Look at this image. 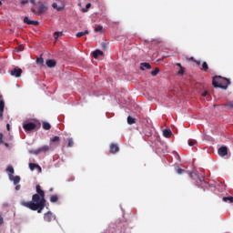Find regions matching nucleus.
<instances>
[{
    "mask_svg": "<svg viewBox=\"0 0 233 233\" xmlns=\"http://www.w3.org/2000/svg\"><path fill=\"white\" fill-rule=\"evenodd\" d=\"M3 223H5V220L3 218V215L0 213V225H3Z\"/></svg>",
    "mask_w": 233,
    "mask_h": 233,
    "instance_id": "37",
    "label": "nucleus"
},
{
    "mask_svg": "<svg viewBox=\"0 0 233 233\" xmlns=\"http://www.w3.org/2000/svg\"><path fill=\"white\" fill-rule=\"evenodd\" d=\"M46 65L48 66V68H54L57 63L54 59H48L46 60Z\"/></svg>",
    "mask_w": 233,
    "mask_h": 233,
    "instance_id": "11",
    "label": "nucleus"
},
{
    "mask_svg": "<svg viewBox=\"0 0 233 233\" xmlns=\"http://www.w3.org/2000/svg\"><path fill=\"white\" fill-rule=\"evenodd\" d=\"M21 5H28V0H22Z\"/></svg>",
    "mask_w": 233,
    "mask_h": 233,
    "instance_id": "39",
    "label": "nucleus"
},
{
    "mask_svg": "<svg viewBox=\"0 0 233 233\" xmlns=\"http://www.w3.org/2000/svg\"><path fill=\"white\" fill-rule=\"evenodd\" d=\"M224 106H229L230 108H233V102L227 103L224 105Z\"/></svg>",
    "mask_w": 233,
    "mask_h": 233,
    "instance_id": "34",
    "label": "nucleus"
},
{
    "mask_svg": "<svg viewBox=\"0 0 233 233\" xmlns=\"http://www.w3.org/2000/svg\"><path fill=\"white\" fill-rule=\"evenodd\" d=\"M78 6H81V3L78 4Z\"/></svg>",
    "mask_w": 233,
    "mask_h": 233,
    "instance_id": "51",
    "label": "nucleus"
},
{
    "mask_svg": "<svg viewBox=\"0 0 233 233\" xmlns=\"http://www.w3.org/2000/svg\"><path fill=\"white\" fill-rule=\"evenodd\" d=\"M4 112H5V100H0V121H3Z\"/></svg>",
    "mask_w": 233,
    "mask_h": 233,
    "instance_id": "12",
    "label": "nucleus"
},
{
    "mask_svg": "<svg viewBox=\"0 0 233 233\" xmlns=\"http://www.w3.org/2000/svg\"><path fill=\"white\" fill-rule=\"evenodd\" d=\"M207 96H208V92L204 91V92L202 93V97H207Z\"/></svg>",
    "mask_w": 233,
    "mask_h": 233,
    "instance_id": "38",
    "label": "nucleus"
},
{
    "mask_svg": "<svg viewBox=\"0 0 233 233\" xmlns=\"http://www.w3.org/2000/svg\"><path fill=\"white\" fill-rule=\"evenodd\" d=\"M212 85L215 88H222L223 90H227V88H228V85H230V79L221 76H215L212 80Z\"/></svg>",
    "mask_w": 233,
    "mask_h": 233,
    "instance_id": "2",
    "label": "nucleus"
},
{
    "mask_svg": "<svg viewBox=\"0 0 233 233\" xmlns=\"http://www.w3.org/2000/svg\"><path fill=\"white\" fill-rule=\"evenodd\" d=\"M52 6H53V8H56V10H61V7H57V4L56 3H54L53 5H52Z\"/></svg>",
    "mask_w": 233,
    "mask_h": 233,
    "instance_id": "35",
    "label": "nucleus"
},
{
    "mask_svg": "<svg viewBox=\"0 0 233 233\" xmlns=\"http://www.w3.org/2000/svg\"><path fill=\"white\" fill-rule=\"evenodd\" d=\"M49 192H54V187H51V188L49 189Z\"/></svg>",
    "mask_w": 233,
    "mask_h": 233,
    "instance_id": "48",
    "label": "nucleus"
},
{
    "mask_svg": "<svg viewBox=\"0 0 233 233\" xmlns=\"http://www.w3.org/2000/svg\"><path fill=\"white\" fill-rule=\"evenodd\" d=\"M92 6V4L88 3L85 8L81 9V12H83V14L88 12V9Z\"/></svg>",
    "mask_w": 233,
    "mask_h": 233,
    "instance_id": "25",
    "label": "nucleus"
},
{
    "mask_svg": "<svg viewBox=\"0 0 233 233\" xmlns=\"http://www.w3.org/2000/svg\"><path fill=\"white\" fill-rule=\"evenodd\" d=\"M218 153L220 157H225V156L228 154V148H227V147H221L218 148Z\"/></svg>",
    "mask_w": 233,
    "mask_h": 233,
    "instance_id": "6",
    "label": "nucleus"
},
{
    "mask_svg": "<svg viewBox=\"0 0 233 233\" xmlns=\"http://www.w3.org/2000/svg\"><path fill=\"white\" fill-rule=\"evenodd\" d=\"M3 144V134L0 133V145Z\"/></svg>",
    "mask_w": 233,
    "mask_h": 233,
    "instance_id": "40",
    "label": "nucleus"
},
{
    "mask_svg": "<svg viewBox=\"0 0 233 233\" xmlns=\"http://www.w3.org/2000/svg\"><path fill=\"white\" fill-rule=\"evenodd\" d=\"M36 63L37 65H43V63H45V60L43 59V57H39L36 59Z\"/></svg>",
    "mask_w": 233,
    "mask_h": 233,
    "instance_id": "32",
    "label": "nucleus"
},
{
    "mask_svg": "<svg viewBox=\"0 0 233 233\" xmlns=\"http://www.w3.org/2000/svg\"><path fill=\"white\" fill-rule=\"evenodd\" d=\"M163 136L164 137H172V130H170V128H167L163 130Z\"/></svg>",
    "mask_w": 233,
    "mask_h": 233,
    "instance_id": "16",
    "label": "nucleus"
},
{
    "mask_svg": "<svg viewBox=\"0 0 233 233\" xmlns=\"http://www.w3.org/2000/svg\"><path fill=\"white\" fill-rule=\"evenodd\" d=\"M150 68H152V66H150V64H148L147 62L140 64L141 70H150Z\"/></svg>",
    "mask_w": 233,
    "mask_h": 233,
    "instance_id": "14",
    "label": "nucleus"
},
{
    "mask_svg": "<svg viewBox=\"0 0 233 233\" xmlns=\"http://www.w3.org/2000/svg\"><path fill=\"white\" fill-rule=\"evenodd\" d=\"M42 127L44 130H50L52 128V126L48 122H43Z\"/></svg>",
    "mask_w": 233,
    "mask_h": 233,
    "instance_id": "18",
    "label": "nucleus"
},
{
    "mask_svg": "<svg viewBox=\"0 0 233 233\" xmlns=\"http://www.w3.org/2000/svg\"><path fill=\"white\" fill-rule=\"evenodd\" d=\"M159 74V67H157L155 70L151 72V76H156Z\"/></svg>",
    "mask_w": 233,
    "mask_h": 233,
    "instance_id": "29",
    "label": "nucleus"
},
{
    "mask_svg": "<svg viewBox=\"0 0 233 233\" xmlns=\"http://www.w3.org/2000/svg\"><path fill=\"white\" fill-rule=\"evenodd\" d=\"M127 123L128 125H134L136 123V118L132 117V116H127Z\"/></svg>",
    "mask_w": 233,
    "mask_h": 233,
    "instance_id": "24",
    "label": "nucleus"
},
{
    "mask_svg": "<svg viewBox=\"0 0 233 233\" xmlns=\"http://www.w3.org/2000/svg\"><path fill=\"white\" fill-rule=\"evenodd\" d=\"M22 207L29 208V210L36 211L38 214H41L45 208L46 207V199L45 198V191L41 189V186H36V194L32 196V201L22 200L20 202Z\"/></svg>",
    "mask_w": 233,
    "mask_h": 233,
    "instance_id": "1",
    "label": "nucleus"
},
{
    "mask_svg": "<svg viewBox=\"0 0 233 233\" xmlns=\"http://www.w3.org/2000/svg\"><path fill=\"white\" fill-rule=\"evenodd\" d=\"M222 201H225V203H227V201H229V203H233V197H224L222 198Z\"/></svg>",
    "mask_w": 233,
    "mask_h": 233,
    "instance_id": "27",
    "label": "nucleus"
},
{
    "mask_svg": "<svg viewBox=\"0 0 233 233\" xmlns=\"http://www.w3.org/2000/svg\"><path fill=\"white\" fill-rule=\"evenodd\" d=\"M44 219L47 223H50V221H52V219H54V215L52 214V212L49 211L44 215Z\"/></svg>",
    "mask_w": 233,
    "mask_h": 233,
    "instance_id": "9",
    "label": "nucleus"
},
{
    "mask_svg": "<svg viewBox=\"0 0 233 233\" xmlns=\"http://www.w3.org/2000/svg\"><path fill=\"white\" fill-rule=\"evenodd\" d=\"M89 32L88 30H85L84 32H78L76 34V37H83V35H88Z\"/></svg>",
    "mask_w": 233,
    "mask_h": 233,
    "instance_id": "21",
    "label": "nucleus"
},
{
    "mask_svg": "<svg viewBox=\"0 0 233 233\" xmlns=\"http://www.w3.org/2000/svg\"><path fill=\"white\" fill-rule=\"evenodd\" d=\"M95 32H100V34H103V27L101 25H98L95 28Z\"/></svg>",
    "mask_w": 233,
    "mask_h": 233,
    "instance_id": "30",
    "label": "nucleus"
},
{
    "mask_svg": "<svg viewBox=\"0 0 233 233\" xmlns=\"http://www.w3.org/2000/svg\"><path fill=\"white\" fill-rule=\"evenodd\" d=\"M15 50H16V52H21V50H23V49H21V47H16Z\"/></svg>",
    "mask_w": 233,
    "mask_h": 233,
    "instance_id": "43",
    "label": "nucleus"
},
{
    "mask_svg": "<svg viewBox=\"0 0 233 233\" xmlns=\"http://www.w3.org/2000/svg\"><path fill=\"white\" fill-rule=\"evenodd\" d=\"M15 190H21V186H20V185H17V186L15 187Z\"/></svg>",
    "mask_w": 233,
    "mask_h": 233,
    "instance_id": "42",
    "label": "nucleus"
},
{
    "mask_svg": "<svg viewBox=\"0 0 233 233\" xmlns=\"http://www.w3.org/2000/svg\"><path fill=\"white\" fill-rule=\"evenodd\" d=\"M183 74H185V67H180V69L177 72L178 76H183Z\"/></svg>",
    "mask_w": 233,
    "mask_h": 233,
    "instance_id": "33",
    "label": "nucleus"
},
{
    "mask_svg": "<svg viewBox=\"0 0 233 233\" xmlns=\"http://www.w3.org/2000/svg\"><path fill=\"white\" fill-rule=\"evenodd\" d=\"M9 179L10 181L14 182V185H17L19 181H21V177L19 176L14 177V175H9Z\"/></svg>",
    "mask_w": 233,
    "mask_h": 233,
    "instance_id": "10",
    "label": "nucleus"
},
{
    "mask_svg": "<svg viewBox=\"0 0 233 233\" xmlns=\"http://www.w3.org/2000/svg\"><path fill=\"white\" fill-rule=\"evenodd\" d=\"M201 70H203V72H207L208 70V64H207V62H203Z\"/></svg>",
    "mask_w": 233,
    "mask_h": 233,
    "instance_id": "26",
    "label": "nucleus"
},
{
    "mask_svg": "<svg viewBox=\"0 0 233 233\" xmlns=\"http://www.w3.org/2000/svg\"><path fill=\"white\" fill-rule=\"evenodd\" d=\"M177 174H183V172H185V169L177 168Z\"/></svg>",
    "mask_w": 233,
    "mask_h": 233,
    "instance_id": "36",
    "label": "nucleus"
},
{
    "mask_svg": "<svg viewBox=\"0 0 233 233\" xmlns=\"http://www.w3.org/2000/svg\"><path fill=\"white\" fill-rule=\"evenodd\" d=\"M1 5H3V2L0 1V6H1Z\"/></svg>",
    "mask_w": 233,
    "mask_h": 233,
    "instance_id": "50",
    "label": "nucleus"
},
{
    "mask_svg": "<svg viewBox=\"0 0 233 233\" xmlns=\"http://www.w3.org/2000/svg\"><path fill=\"white\" fill-rule=\"evenodd\" d=\"M30 3H31L32 5H35V0H30Z\"/></svg>",
    "mask_w": 233,
    "mask_h": 233,
    "instance_id": "44",
    "label": "nucleus"
},
{
    "mask_svg": "<svg viewBox=\"0 0 233 233\" xmlns=\"http://www.w3.org/2000/svg\"><path fill=\"white\" fill-rule=\"evenodd\" d=\"M24 23H25V25H34V26H39V22L38 21L30 20V19H28L27 16H25L24 18Z\"/></svg>",
    "mask_w": 233,
    "mask_h": 233,
    "instance_id": "8",
    "label": "nucleus"
},
{
    "mask_svg": "<svg viewBox=\"0 0 233 233\" xmlns=\"http://www.w3.org/2000/svg\"><path fill=\"white\" fill-rule=\"evenodd\" d=\"M59 37H63V32H55L54 33V39L55 41H57Z\"/></svg>",
    "mask_w": 233,
    "mask_h": 233,
    "instance_id": "19",
    "label": "nucleus"
},
{
    "mask_svg": "<svg viewBox=\"0 0 233 233\" xmlns=\"http://www.w3.org/2000/svg\"><path fill=\"white\" fill-rule=\"evenodd\" d=\"M57 201H59V197H57V195H53L50 197L51 203H57Z\"/></svg>",
    "mask_w": 233,
    "mask_h": 233,
    "instance_id": "20",
    "label": "nucleus"
},
{
    "mask_svg": "<svg viewBox=\"0 0 233 233\" xmlns=\"http://www.w3.org/2000/svg\"><path fill=\"white\" fill-rule=\"evenodd\" d=\"M5 147H8V143H5Z\"/></svg>",
    "mask_w": 233,
    "mask_h": 233,
    "instance_id": "49",
    "label": "nucleus"
},
{
    "mask_svg": "<svg viewBox=\"0 0 233 233\" xmlns=\"http://www.w3.org/2000/svg\"><path fill=\"white\" fill-rule=\"evenodd\" d=\"M31 12H33V14H35V15H37V11H35L34 8H31Z\"/></svg>",
    "mask_w": 233,
    "mask_h": 233,
    "instance_id": "41",
    "label": "nucleus"
},
{
    "mask_svg": "<svg viewBox=\"0 0 233 233\" xmlns=\"http://www.w3.org/2000/svg\"><path fill=\"white\" fill-rule=\"evenodd\" d=\"M67 141H68V144H67L68 148H72V147H74V138H68Z\"/></svg>",
    "mask_w": 233,
    "mask_h": 233,
    "instance_id": "28",
    "label": "nucleus"
},
{
    "mask_svg": "<svg viewBox=\"0 0 233 233\" xmlns=\"http://www.w3.org/2000/svg\"><path fill=\"white\" fill-rule=\"evenodd\" d=\"M6 172L9 173V176H14V172H15L14 167L8 166L7 168H6Z\"/></svg>",
    "mask_w": 233,
    "mask_h": 233,
    "instance_id": "22",
    "label": "nucleus"
},
{
    "mask_svg": "<svg viewBox=\"0 0 233 233\" xmlns=\"http://www.w3.org/2000/svg\"><path fill=\"white\" fill-rule=\"evenodd\" d=\"M50 150V146H42L36 150H33L32 154H35V156H38V154H43L45 152H48Z\"/></svg>",
    "mask_w": 233,
    "mask_h": 233,
    "instance_id": "4",
    "label": "nucleus"
},
{
    "mask_svg": "<svg viewBox=\"0 0 233 233\" xmlns=\"http://www.w3.org/2000/svg\"><path fill=\"white\" fill-rule=\"evenodd\" d=\"M6 128H7V130H10V124L6 125Z\"/></svg>",
    "mask_w": 233,
    "mask_h": 233,
    "instance_id": "46",
    "label": "nucleus"
},
{
    "mask_svg": "<svg viewBox=\"0 0 233 233\" xmlns=\"http://www.w3.org/2000/svg\"><path fill=\"white\" fill-rule=\"evenodd\" d=\"M92 56L94 57V59H97V57L103 56V51L96 49L92 53Z\"/></svg>",
    "mask_w": 233,
    "mask_h": 233,
    "instance_id": "15",
    "label": "nucleus"
},
{
    "mask_svg": "<svg viewBox=\"0 0 233 233\" xmlns=\"http://www.w3.org/2000/svg\"><path fill=\"white\" fill-rule=\"evenodd\" d=\"M29 168L32 172H34V170H35V168H38V170L41 172V167L39 165L37 164H34V163H29Z\"/></svg>",
    "mask_w": 233,
    "mask_h": 233,
    "instance_id": "17",
    "label": "nucleus"
},
{
    "mask_svg": "<svg viewBox=\"0 0 233 233\" xmlns=\"http://www.w3.org/2000/svg\"><path fill=\"white\" fill-rule=\"evenodd\" d=\"M23 128L25 132H32V130H35V128H37V125L34 122H28L23 125Z\"/></svg>",
    "mask_w": 233,
    "mask_h": 233,
    "instance_id": "3",
    "label": "nucleus"
},
{
    "mask_svg": "<svg viewBox=\"0 0 233 233\" xmlns=\"http://www.w3.org/2000/svg\"><path fill=\"white\" fill-rule=\"evenodd\" d=\"M21 74H23V69L21 68H14L11 70V76H14L15 77H21Z\"/></svg>",
    "mask_w": 233,
    "mask_h": 233,
    "instance_id": "7",
    "label": "nucleus"
},
{
    "mask_svg": "<svg viewBox=\"0 0 233 233\" xmlns=\"http://www.w3.org/2000/svg\"><path fill=\"white\" fill-rule=\"evenodd\" d=\"M195 63H197V65H201V61H195Z\"/></svg>",
    "mask_w": 233,
    "mask_h": 233,
    "instance_id": "47",
    "label": "nucleus"
},
{
    "mask_svg": "<svg viewBox=\"0 0 233 233\" xmlns=\"http://www.w3.org/2000/svg\"><path fill=\"white\" fill-rule=\"evenodd\" d=\"M177 66H179V68H183V66H181V64L177 63Z\"/></svg>",
    "mask_w": 233,
    "mask_h": 233,
    "instance_id": "45",
    "label": "nucleus"
},
{
    "mask_svg": "<svg viewBox=\"0 0 233 233\" xmlns=\"http://www.w3.org/2000/svg\"><path fill=\"white\" fill-rule=\"evenodd\" d=\"M47 7L45 5H40L38 11L36 13V15H41V14H45V12H46Z\"/></svg>",
    "mask_w": 233,
    "mask_h": 233,
    "instance_id": "13",
    "label": "nucleus"
},
{
    "mask_svg": "<svg viewBox=\"0 0 233 233\" xmlns=\"http://www.w3.org/2000/svg\"><path fill=\"white\" fill-rule=\"evenodd\" d=\"M187 144L189 147H196V145H198V141L195 139H189Z\"/></svg>",
    "mask_w": 233,
    "mask_h": 233,
    "instance_id": "23",
    "label": "nucleus"
},
{
    "mask_svg": "<svg viewBox=\"0 0 233 233\" xmlns=\"http://www.w3.org/2000/svg\"><path fill=\"white\" fill-rule=\"evenodd\" d=\"M52 143H56L61 141V138H59V137H55L53 138H51Z\"/></svg>",
    "mask_w": 233,
    "mask_h": 233,
    "instance_id": "31",
    "label": "nucleus"
},
{
    "mask_svg": "<svg viewBox=\"0 0 233 233\" xmlns=\"http://www.w3.org/2000/svg\"><path fill=\"white\" fill-rule=\"evenodd\" d=\"M109 152L110 154H117V152H119V146L114 143L110 144Z\"/></svg>",
    "mask_w": 233,
    "mask_h": 233,
    "instance_id": "5",
    "label": "nucleus"
}]
</instances>
